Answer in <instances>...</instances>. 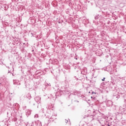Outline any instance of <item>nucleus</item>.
<instances>
[{
    "label": "nucleus",
    "instance_id": "1",
    "mask_svg": "<svg viewBox=\"0 0 126 126\" xmlns=\"http://www.w3.org/2000/svg\"><path fill=\"white\" fill-rule=\"evenodd\" d=\"M57 117V114H53L52 116H49V119H50V120H51V121H54V120H56V119H57L56 118Z\"/></svg>",
    "mask_w": 126,
    "mask_h": 126
},
{
    "label": "nucleus",
    "instance_id": "2",
    "mask_svg": "<svg viewBox=\"0 0 126 126\" xmlns=\"http://www.w3.org/2000/svg\"><path fill=\"white\" fill-rule=\"evenodd\" d=\"M35 101L37 102V104H40V103H41V98L40 97V96H36V97L35 98Z\"/></svg>",
    "mask_w": 126,
    "mask_h": 126
},
{
    "label": "nucleus",
    "instance_id": "3",
    "mask_svg": "<svg viewBox=\"0 0 126 126\" xmlns=\"http://www.w3.org/2000/svg\"><path fill=\"white\" fill-rule=\"evenodd\" d=\"M106 106L107 107H111V106H113V101H112V100H108L106 102Z\"/></svg>",
    "mask_w": 126,
    "mask_h": 126
},
{
    "label": "nucleus",
    "instance_id": "4",
    "mask_svg": "<svg viewBox=\"0 0 126 126\" xmlns=\"http://www.w3.org/2000/svg\"><path fill=\"white\" fill-rule=\"evenodd\" d=\"M13 107L15 110L17 111V110L19 109V104L18 103H14L13 105Z\"/></svg>",
    "mask_w": 126,
    "mask_h": 126
},
{
    "label": "nucleus",
    "instance_id": "5",
    "mask_svg": "<svg viewBox=\"0 0 126 126\" xmlns=\"http://www.w3.org/2000/svg\"><path fill=\"white\" fill-rule=\"evenodd\" d=\"M13 83L15 85H20V83L18 82L17 80H14Z\"/></svg>",
    "mask_w": 126,
    "mask_h": 126
},
{
    "label": "nucleus",
    "instance_id": "6",
    "mask_svg": "<svg viewBox=\"0 0 126 126\" xmlns=\"http://www.w3.org/2000/svg\"><path fill=\"white\" fill-rule=\"evenodd\" d=\"M0 85H4V80H3V79H0Z\"/></svg>",
    "mask_w": 126,
    "mask_h": 126
},
{
    "label": "nucleus",
    "instance_id": "7",
    "mask_svg": "<svg viewBox=\"0 0 126 126\" xmlns=\"http://www.w3.org/2000/svg\"><path fill=\"white\" fill-rule=\"evenodd\" d=\"M26 113L28 116H29L30 115H31V110H26Z\"/></svg>",
    "mask_w": 126,
    "mask_h": 126
},
{
    "label": "nucleus",
    "instance_id": "8",
    "mask_svg": "<svg viewBox=\"0 0 126 126\" xmlns=\"http://www.w3.org/2000/svg\"><path fill=\"white\" fill-rule=\"evenodd\" d=\"M27 98H28L29 100H30V99H31V94H28L27 95Z\"/></svg>",
    "mask_w": 126,
    "mask_h": 126
},
{
    "label": "nucleus",
    "instance_id": "9",
    "mask_svg": "<svg viewBox=\"0 0 126 126\" xmlns=\"http://www.w3.org/2000/svg\"><path fill=\"white\" fill-rule=\"evenodd\" d=\"M45 85L46 86H51V84L50 83H46Z\"/></svg>",
    "mask_w": 126,
    "mask_h": 126
},
{
    "label": "nucleus",
    "instance_id": "10",
    "mask_svg": "<svg viewBox=\"0 0 126 126\" xmlns=\"http://www.w3.org/2000/svg\"><path fill=\"white\" fill-rule=\"evenodd\" d=\"M98 18H99V15H96L94 17L95 19H98Z\"/></svg>",
    "mask_w": 126,
    "mask_h": 126
},
{
    "label": "nucleus",
    "instance_id": "11",
    "mask_svg": "<svg viewBox=\"0 0 126 126\" xmlns=\"http://www.w3.org/2000/svg\"><path fill=\"white\" fill-rule=\"evenodd\" d=\"M34 118H39V115L38 114H35L34 115Z\"/></svg>",
    "mask_w": 126,
    "mask_h": 126
},
{
    "label": "nucleus",
    "instance_id": "12",
    "mask_svg": "<svg viewBox=\"0 0 126 126\" xmlns=\"http://www.w3.org/2000/svg\"><path fill=\"white\" fill-rule=\"evenodd\" d=\"M88 126H93V124L90 123V124H88Z\"/></svg>",
    "mask_w": 126,
    "mask_h": 126
},
{
    "label": "nucleus",
    "instance_id": "13",
    "mask_svg": "<svg viewBox=\"0 0 126 126\" xmlns=\"http://www.w3.org/2000/svg\"><path fill=\"white\" fill-rule=\"evenodd\" d=\"M102 81H105V78H103L102 79Z\"/></svg>",
    "mask_w": 126,
    "mask_h": 126
},
{
    "label": "nucleus",
    "instance_id": "14",
    "mask_svg": "<svg viewBox=\"0 0 126 126\" xmlns=\"http://www.w3.org/2000/svg\"><path fill=\"white\" fill-rule=\"evenodd\" d=\"M68 122V121H67V120H65V122L66 123H67Z\"/></svg>",
    "mask_w": 126,
    "mask_h": 126
},
{
    "label": "nucleus",
    "instance_id": "15",
    "mask_svg": "<svg viewBox=\"0 0 126 126\" xmlns=\"http://www.w3.org/2000/svg\"><path fill=\"white\" fill-rule=\"evenodd\" d=\"M74 59H75V60H77V58H76V57H74Z\"/></svg>",
    "mask_w": 126,
    "mask_h": 126
},
{
    "label": "nucleus",
    "instance_id": "16",
    "mask_svg": "<svg viewBox=\"0 0 126 126\" xmlns=\"http://www.w3.org/2000/svg\"><path fill=\"white\" fill-rule=\"evenodd\" d=\"M94 93H94V92H92V94H94Z\"/></svg>",
    "mask_w": 126,
    "mask_h": 126
},
{
    "label": "nucleus",
    "instance_id": "17",
    "mask_svg": "<svg viewBox=\"0 0 126 126\" xmlns=\"http://www.w3.org/2000/svg\"><path fill=\"white\" fill-rule=\"evenodd\" d=\"M119 97H120L119 95H118V97H117V98H119Z\"/></svg>",
    "mask_w": 126,
    "mask_h": 126
},
{
    "label": "nucleus",
    "instance_id": "18",
    "mask_svg": "<svg viewBox=\"0 0 126 126\" xmlns=\"http://www.w3.org/2000/svg\"><path fill=\"white\" fill-rule=\"evenodd\" d=\"M10 73V71H8V73Z\"/></svg>",
    "mask_w": 126,
    "mask_h": 126
},
{
    "label": "nucleus",
    "instance_id": "19",
    "mask_svg": "<svg viewBox=\"0 0 126 126\" xmlns=\"http://www.w3.org/2000/svg\"><path fill=\"white\" fill-rule=\"evenodd\" d=\"M32 52H34V50H32Z\"/></svg>",
    "mask_w": 126,
    "mask_h": 126
},
{
    "label": "nucleus",
    "instance_id": "20",
    "mask_svg": "<svg viewBox=\"0 0 126 126\" xmlns=\"http://www.w3.org/2000/svg\"><path fill=\"white\" fill-rule=\"evenodd\" d=\"M12 68H13V71L14 70V69H13V67Z\"/></svg>",
    "mask_w": 126,
    "mask_h": 126
},
{
    "label": "nucleus",
    "instance_id": "21",
    "mask_svg": "<svg viewBox=\"0 0 126 126\" xmlns=\"http://www.w3.org/2000/svg\"><path fill=\"white\" fill-rule=\"evenodd\" d=\"M12 75H13V73H12Z\"/></svg>",
    "mask_w": 126,
    "mask_h": 126
},
{
    "label": "nucleus",
    "instance_id": "22",
    "mask_svg": "<svg viewBox=\"0 0 126 126\" xmlns=\"http://www.w3.org/2000/svg\"><path fill=\"white\" fill-rule=\"evenodd\" d=\"M33 105H35V104H33Z\"/></svg>",
    "mask_w": 126,
    "mask_h": 126
},
{
    "label": "nucleus",
    "instance_id": "23",
    "mask_svg": "<svg viewBox=\"0 0 126 126\" xmlns=\"http://www.w3.org/2000/svg\"><path fill=\"white\" fill-rule=\"evenodd\" d=\"M27 126H29L28 125H27Z\"/></svg>",
    "mask_w": 126,
    "mask_h": 126
},
{
    "label": "nucleus",
    "instance_id": "24",
    "mask_svg": "<svg viewBox=\"0 0 126 126\" xmlns=\"http://www.w3.org/2000/svg\"><path fill=\"white\" fill-rule=\"evenodd\" d=\"M108 126H110V125H108Z\"/></svg>",
    "mask_w": 126,
    "mask_h": 126
}]
</instances>
